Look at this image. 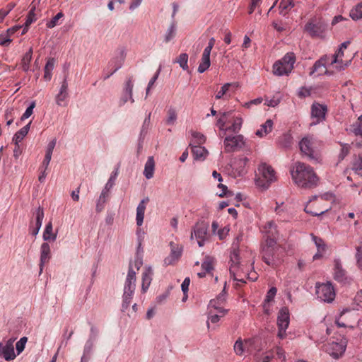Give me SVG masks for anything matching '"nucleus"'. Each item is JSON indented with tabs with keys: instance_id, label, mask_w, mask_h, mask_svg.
<instances>
[{
	"instance_id": "f257e3e1",
	"label": "nucleus",
	"mask_w": 362,
	"mask_h": 362,
	"mask_svg": "<svg viewBox=\"0 0 362 362\" xmlns=\"http://www.w3.org/2000/svg\"><path fill=\"white\" fill-rule=\"evenodd\" d=\"M290 172L293 182L300 188L311 189L319 182V177L313 168L305 163L296 162Z\"/></svg>"
},
{
	"instance_id": "f03ea898",
	"label": "nucleus",
	"mask_w": 362,
	"mask_h": 362,
	"mask_svg": "<svg viewBox=\"0 0 362 362\" xmlns=\"http://www.w3.org/2000/svg\"><path fill=\"white\" fill-rule=\"evenodd\" d=\"M261 253L262 260L267 265L276 268L283 262L286 250L274 238H267L262 246Z\"/></svg>"
},
{
	"instance_id": "7ed1b4c3",
	"label": "nucleus",
	"mask_w": 362,
	"mask_h": 362,
	"mask_svg": "<svg viewBox=\"0 0 362 362\" xmlns=\"http://www.w3.org/2000/svg\"><path fill=\"white\" fill-rule=\"evenodd\" d=\"M276 180V171L271 165L266 163L259 165L255 178V183L258 187L266 189Z\"/></svg>"
},
{
	"instance_id": "20e7f679",
	"label": "nucleus",
	"mask_w": 362,
	"mask_h": 362,
	"mask_svg": "<svg viewBox=\"0 0 362 362\" xmlns=\"http://www.w3.org/2000/svg\"><path fill=\"white\" fill-rule=\"evenodd\" d=\"M230 274L235 281L245 283L247 272L240 264L239 250L235 247L231 251L230 255Z\"/></svg>"
},
{
	"instance_id": "39448f33",
	"label": "nucleus",
	"mask_w": 362,
	"mask_h": 362,
	"mask_svg": "<svg viewBox=\"0 0 362 362\" xmlns=\"http://www.w3.org/2000/svg\"><path fill=\"white\" fill-rule=\"evenodd\" d=\"M329 197L331 198V196L328 194L314 197L305 206V212L316 216L325 214L330 209L329 206L325 204Z\"/></svg>"
},
{
	"instance_id": "423d86ee",
	"label": "nucleus",
	"mask_w": 362,
	"mask_h": 362,
	"mask_svg": "<svg viewBox=\"0 0 362 362\" xmlns=\"http://www.w3.org/2000/svg\"><path fill=\"white\" fill-rule=\"evenodd\" d=\"M296 56L293 52L287 53L281 60L273 66V73L276 76L288 75L293 69Z\"/></svg>"
},
{
	"instance_id": "0eeeda50",
	"label": "nucleus",
	"mask_w": 362,
	"mask_h": 362,
	"mask_svg": "<svg viewBox=\"0 0 362 362\" xmlns=\"http://www.w3.org/2000/svg\"><path fill=\"white\" fill-rule=\"evenodd\" d=\"M285 352L282 348L276 346L265 351L257 358V362H286Z\"/></svg>"
},
{
	"instance_id": "6e6552de",
	"label": "nucleus",
	"mask_w": 362,
	"mask_h": 362,
	"mask_svg": "<svg viewBox=\"0 0 362 362\" xmlns=\"http://www.w3.org/2000/svg\"><path fill=\"white\" fill-rule=\"evenodd\" d=\"M209 237L208 224L204 222L196 223L192 230L191 240H193L194 238L197 241L198 245L203 247L209 240Z\"/></svg>"
},
{
	"instance_id": "1a4fd4ad",
	"label": "nucleus",
	"mask_w": 362,
	"mask_h": 362,
	"mask_svg": "<svg viewBox=\"0 0 362 362\" xmlns=\"http://www.w3.org/2000/svg\"><path fill=\"white\" fill-rule=\"evenodd\" d=\"M316 294L324 302L331 303L335 298V291L330 283L316 284Z\"/></svg>"
},
{
	"instance_id": "9d476101",
	"label": "nucleus",
	"mask_w": 362,
	"mask_h": 362,
	"mask_svg": "<svg viewBox=\"0 0 362 362\" xmlns=\"http://www.w3.org/2000/svg\"><path fill=\"white\" fill-rule=\"evenodd\" d=\"M289 325V313L287 308H283L280 310L277 317V325L279 328L278 337L284 339L286 334V330Z\"/></svg>"
},
{
	"instance_id": "9b49d317",
	"label": "nucleus",
	"mask_w": 362,
	"mask_h": 362,
	"mask_svg": "<svg viewBox=\"0 0 362 362\" xmlns=\"http://www.w3.org/2000/svg\"><path fill=\"white\" fill-rule=\"evenodd\" d=\"M356 320L357 317L356 313L351 310L346 309L341 313L339 317L336 319L335 322L339 327L353 328V324Z\"/></svg>"
},
{
	"instance_id": "f8f14e48",
	"label": "nucleus",
	"mask_w": 362,
	"mask_h": 362,
	"mask_svg": "<svg viewBox=\"0 0 362 362\" xmlns=\"http://www.w3.org/2000/svg\"><path fill=\"white\" fill-rule=\"evenodd\" d=\"M300 152L310 158H315V142L312 136H305L299 141Z\"/></svg>"
},
{
	"instance_id": "ddd939ff",
	"label": "nucleus",
	"mask_w": 362,
	"mask_h": 362,
	"mask_svg": "<svg viewBox=\"0 0 362 362\" xmlns=\"http://www.w3.org/2000/svg\"><path fill=\"white\" fill-rule=\"evenodd\" d=\"M325 25L319 21L315 22L313 19L310 20L305 25L304 30L312 37H320L325 30Z\"/></svg>"
},
{
	"instance_id": "4468645a",
	"label": "nucleus",
	"mask_w": 362,
	"mask_h": 362,
	"mask_svg": "<svg viewBox=\"0 0 362 362\" xmlns=\"http://www.w3.org/2000/svg\"><path fill=\"white\" fill-rule=\"evenodd\" d=\"M245 144L243 136L236 135L233 136H227L224 139L225 151L233 152L241 148Z\"/></svg>"
},
{
	"instance_id": "2eb2a0df",
	"label": "nucleus",
	"mask_w": 362,
	"mask_h": 362,
	"mask_svg": "<svg viewBox=\"0 0 362 362\" xmlns=\"http://www.w3.org/2000/svg\"><path fill=\"white\" fill-rule=\"evenodd\" d=\"M346 343L341 341L340 342L332 341L326 346V351L334 358H339L343 355L346 350Z\"/></svg>"
},
{
	"instance_id": "dca6fc26",
	"label": "nucleus",
	"mask_w": 362,
	"mask_h": 362,
	"mask_svg": "<svg viewBox=\"0 0 362 362\" xmlns=\"http://www.w3.org/2000/svg\"><path fill=\"white\" fill-rule=\"evenodd\" d=\"M327 112V107L325 105L313 103L311 107L312 118L315 119L314 124H316L325 120Z\"/></svg>"
},
{
	"instance_id": "f3484780",
	"label": "nucleus",
	"mask_w": 362,
	"mask_h": 362,
	"mask_svg": "<svg viewBox=\"0 0 362 362\" xmlns=\"http://www.w3.org/2000/svg\"><path fill=\"white\" fill-rule=\"evenodd\" d=\"M136 271L134 270L132 265L129 264L128 274L126 278L124 293L134 294L136 288Z\"/></svg>"
},
{
	"instance_id": "a211bd4d",
	"label": "nucleus",
	"mask_w": 362,
	"mask_h": 362,
	"mask_svg": "<svg viewBox=\"0 0 362 362\" xmlns=\"http://www.w3.org/2000/svg\"><path fill=\"white\" fill-rule=\"evenodd\" d=\"M14 341L15 339H10L4 346H3L2 343H0V353L6 361L12 360L16 357L13 348Z\"/></svg>"
},
{
	"instance_id": "6ab92c4d",
	"label": "nucleus",
	"mask_w": 362,
	"mask_h": 362,
	"mask_svg": "<svg viewBox=\"0 0 362 362\" xmlns=\"http://www.w3.org/2000/svg\"><path fill=\"white\" fill-rule=\"evenodd\" d=\"M328 66H332L337 71L344 70L351 63V60H344L343 58L337 57L334 60V57L327 55Z\"/></svg>"
},
{
	"instance_id": "aec40b11",
	"label": "nucleus",
	"mask_w": 362,
	"mask_h": 362,
	"mask_svg": "<svg viewBox=\"0 0 362 362\" xmlns=\"http://www.w3.org/2000/svg\"><path fill=\"white\" fill-rule=\"evenodd\" d=\"M202 271L197 274L199 278L206 276L207 274H210L214 269V259L209 256L204 258L202 264Z\"/></svg>"
},
{
	"instance_id": "412c9836",
	"label": "nucleus",
	"mask_w": 362,
	"mask_h": 362,
	"mask_svg": "<svg viewBox=\"0 0 362 362\" xmlns=\"http://www.w3.org/2000/svg\"><path fill=\"white\" fill-rule=\"evenodd\" d=\"M327 66H328V62L327 55H325L314 64L310 74H313L315 72H317L318 75L327 74Z\"/></svg>"
},
{
	"instance_id": "4be33fe9",
	"label": "nucleus",
	"mask_w": 362,
	"mask_h": 362,
	"mask_svg": "<svg viewBox=\"0 0 362 362\" xmlns=\"http://www.w3.org/2000/svg\"><path fill=\"white\" fill-rule=\"evenodd\" d=\"M51 258V250L48 243H44L40 247V272L42 271L43 266L45 263L48 262Z\"/></svg>"
},
{
	"instance_id": "5701e85b",
	"label": "nucleus",
	"mask_w": 362,
	"mask_h": 362,
	"mask_svg": "<svg viewBox=\"0 0 362 362\" xmlns=\"http://www.w3.org/2000/svg\"><path fill=\"white\" fill-rule=\"evenodd\" d=\"M170 245L171 247L170 255L165 260L167 264H171L173 261L177 260L180 257L182 252V247L181 245H176L173 243H170Z\"/></svg>"
},
{
	"instance_id": "b1692460",
	"label": "nucleus",
	"mask_w": 362,
	"mask_h": 362,
	"mask_svg": "<svg viewBox=\"0 0 362 362\" xmlns=\"http://www.w3.org/2000/svg\"><path fill=\"white\" fill-rule=\"evenodd\" d=\"M334 278L339 282H345L347 280L346 272L339 261H335Z\"/></svg>"
},
{
	"instance_id": "393cba45",
	"label": "nucleus",
	"mask_w": 362,
	"mask_h": 362,
	"mask_svg": "<svg viewBox=\"0 0 362 362\" xmlns=\"http://www.w3.org/2000/svg\"><path fill=\"white\" fill-rule=\"evenodd\" d=\"M192 153L194 160H204L208 155V151L199 145H191Z\"/></svg>"
},
{
	"instance_id": "a878e982",
	"label": "nucleus",
	"mask_w": 362,
	"mask_h": 362,
	"mask_svg": "<svg viewBox=\"0 0 362 362\" xmlns=\"http://www.w3.org/2000/svg\"><path fill=\"white\" fill-rule=\"evenodd\" d=\"M148 202V198L142 199L136 208V224L139 226H141L143 223L144 212L146 210V204Z\"/></svg>"
},
{
	"instance_id": "bb28decb",
	"label": "nucleus",
	"mask_w": 362,
	"mask_h": 362,
	"mask_svg": "<svg viewBox=\"0 0 362 362\" xmlns=\"http://www.w3.org/2000/svg\"><path fill=\"white\" fill-rule=\"evenodd\" d=\"M312 238L317 248V252L313 256V259H317L322 257V253L326 250V245L322 238L315 235H312Z\"/></svg>"
},
{
	"instance_id": "cd10ccee",
	"label": "nucleus",
	"mask_w": 362,
	"mask_h": 362,
	"mask_svg": "<svg viewBox=\"0 0 362 362\" xmlns=\"http://www.w3.org/2000/svg\"><path fill=\"white\" fill-rule=\"evenodd\" d=\"M210 52H208L206 51H204L203 52V54H202V59H201V62L199 64V66H198V72L199 73H204L205 71H206L210 65H211V62H210Z\"/></svg>"
},
{
	"instance_id": "c85d7f7f",
	"label": "nucleus",
	"mask_w": 362,
	"mask_h": 362,
	"mask_svg": "<svg viewBox=\"0 0 362 362\" xmlns=\"http://www.w3.org/2000/svg\"><path fill=\"white\" fill-rule=\"evenodd\" d=\"M273 127V122L272 119H267L260 128L256 132V135L259 137H263L272 132Z\"/></svg>"
},
{
	"instance_id": "c756f323",
	"label": "nucleus",
	"mask_w": 362,
	"mask_h": 362,
	"mask_svg": "<svg viewBox=\"0 0 362 362\" xmlns=\"http://www.w3.org/2000/svg\"><path fill=\"white\" fill-rule=\"evenodd\" d=\"M294 6V0H281L279 6V13L286 16Z\"/></svg>"
},
{
	"instance_id": "7c9ffc66",
	"label": "nucleus",
	"mask_w": 362,
	"mask_h": 362,
	"mask_svg": "<svg viewBox=\"0 0 362 362\" xmlns=\"http://www.w3.org/2000/svg\"><path fill=\"white\" fill-rule=\"evenodd\" d=\"M56 60L54 58H49L45 64L44 71V78L45 81H50L52 78V71L54 69Z\"/></svg>"
},
{
	"instance_id": "2f4dec72",
	"label": "nucleus",
	"mask_w": 362,
	"mask_h": 362,
	"mask_svg": "<svg viewBox=\"0 0 362 362\" xmlns=\"http://www.w3.org/2000/svg\"><path fill=\"white\" fill-rule=\"evenodd\" d=\"M151 274L152 271L150 267L147 268L145 271V272L143 273L142 275V286H141V290L143 293H145L147 289L148 288L151 282Z\"/></svg>"
},
{
	"instance_id": "473e14b6",
	"label": "nucleus",
	"mask_w": 362,
	"mask_h": 362,
	"mask_svg": "<svg viewBox=\"0 0 362 362\" xmlns=\"http://www.w3.org/2000/svg\"><path fill=\"white\" fill-rule=\"evenodd\" d=\"M155 163L152 156L149 157L145 164L144 175L147 179L153 177L154 173Z\"/></svg>"
},
{
	"instance_id": "72a5a7b5",
	"label": "nucleus",
	"mask_w": 362,
	"mask_h": 362,
	"mask_svg": "<svg viewBox=\"0 0 362 362\" xmlns=\"http://www.w3.org/2000/svg\"><path fill=\"white\" fill-rule=\"evenodd\" d=\"M35 8H32L28 12V16H26L25 22L23 25V30L22 31V35L25 34L28 30L29 26L37 20L36 14H35Z\"/></svg>"
},
{
	"instance_id": "f704fd0d",
	"label": "nucleus",
	"mask_w": 362,
	"mask_h": 362,
	"mask_svg": "<svg viewBox=\"0 0 362 362\" xmlns=\"http://www.w3.org/2000/svg\"><path fill=\"white\" fill-rule=\"evenodd\" d=\"M29 129L30 123L23 127V128H21L15 134L13 140L14 141L16 146L18 147L19 142H21L23 139V138L28 134Z\"/></svg>"
},
{
	"instance_id": "c9c22d12",
	"label": "nucleus",
	"mask_w": 362,
	"mask_h": 362,
	"mask_svg": "<svg viewBox=\"0 0 362 362\" xmlns=\"http://www.w3.org/2000/svg\"><path fill=\"white\" fill-rule=\"evenodd\" d=\"M33 56V48L30 47L29 50L24 54L21 60V66L24 71L27 72L30 69V63Z\"/></svg>"
},
{
	"instance_id": "e433bc0d",
	"label": "nucleus",
	"mask_w": 362,
	"mask_h": 362,
	"mask_svg": "<svg viewBox=\"0 0 362 362\" xmlns=\"http://www.w3.org/2000/svg\"><path fill=\"white\" fill-rule=\"evenodd\" d=\"M57 238V233H53V227L52 222H49L46 226L43 233L44 240H52L54 241Z\"/></svg>"
},
{
	"instance_id": "4c0bfd02",
	"label": "nucleus",
	"mask_w": 362,
	"mask_h": 362,
	"mask_svg": "<svg viewBox=\"0 0 362 362\" xmlns=\"http://www.w3.org/2000/svg\"><path fill=\"white\" fill-rule=\"evenodd\" d=\"M226 300L225 294L222 293L217 297L215 300H211L209 303L210 308H214L217 312L216 314H218L221 315V313H219L221 309H223L222 307L219 306L218 304H221Z\"/></svg>"
},
{
	"instance_id": "58836bf2",
	"label": "nucleus",
	"mask_w": 362,
	"mask_h": 362,
	"mask_svg": "<svg viewBox=\"0 0 362 362\" xmlns=\"http://www.w3.org/2000/svg\"><path fill=\"white\" fill-rule=\"evenodd\" d=\"M350 129L355 135L362 137V115L351 124Z\"/></svg>"
},
{
	"instance_id": "ea45409f",
	"label": "nucleus",
	"mask_w": 362,
	"mask_h": 362,
	"mask_svg": "<svg viewBox=\"0 0 362 362\" xmlns=\"http://www.w3.org/2000/svg\"><path fill=\"white\" fill-rule=\"evenodd\" d=\"M350 17L354 21H358L362 18V4H358L350 11Z\"/></svg>"
},
{
	"instance_id": "a19ab883",
	"label": "nucleus",
	"mask_w": 362,
	"mask_h": 362,
	"mask_svg": "<svg viewBox=\"0 0 362 362\" xmlns=\"http://www.w3.org/2000/svg\"><path fill=\"white\" fill-rule=\"evenodd\" d=\"M67 88L68 84L64 81L61 86L60 92L57 96V103L59 105H61V102L64 101L67 96Z\"/></svg>"
},
{
	"instance_id": "79ce46f5",
	"label": "nucleus",
	"mask_w": 362,
	"mask_h": 362,
	"mask_svg": "<svg viewBox=\"0 0 362 362\" xmlns=\"http://www.w3.org/2000/svg\"><path fill=\"white\" fill-rule=\"evenodd\" d=\"M243 124V119L240 117H235L233 119V122L232 125L227 129H226V131H231L234 133L238 132L242 127Z\"/></svg>"
},
{
	"instance_id": "37998d69",
	"label": "nucleus",
	"mask_w": 362,
	"mask_h": 362,
	"mask_svg": "<svg viewBox=\"0 0 362 362\" xmlns=\"http://www.w3.org/2000/svg\"><path fill=\"white\" fill-rule=\"evenodd\" d=\"M132 90H133V83L131 79H129L126 82V86H125V88H124V93H125L126 97L123 100L124 103L127 101L128 98L132 99V103L134 102V99H132Z\"/></svg>"
},
{
	"instance_id": "c03bdc74",
	"label": "nucleus",
	"mask_w": 362,
	"mask_h": 362,
	"mask_svg": "<svg viewBox=\"0 0 362 362\" xmlns=\"http://www.w3.org/2000/svg\"><path fill=\"white\" fill-rule=\"evenodd\" d=\"M133 294L129 293H124L122 296V310L125 312L129 308L131 300L132 298Z\"/></svg>"
},
{
	"instance_id": "a18cd8bd",
	"label": "nucleus",
	"mask_w": 362,
	"mask_h": 362,
	"mask_svg": "<svg viewBox=\"0 0 362 362\" xmlns=\"http://www.w3.org/2000/svg\"><path fill=\"white\" fill-rule=\"evenodd\" d=\"M219 313H221V315H219L218 314L213 313L212 310H210L209 320H210V321L212 323H216L220 320V319L221 317H223V316H225L227 314L228 310L226 309H221L219 310Z\"/></svg>"
},
{
	"instance_id": "49530a36",
	"label": "nucleus",
	"mask_w": 362,
	"mask_h": 362,
	"mask_svg": "<svg viewBox=\"0 0 362 362\" xmlns=\"http://www.w3.org/2000/svg\"><path fill=\"white\" fill-rule=\"evenodd\" d=\"M187 62H188V55L186 53H182L181 54H180L179 57H177V59L175 61V62L178 63L180 66L183 70H187L188 69L189 67H188V65H187Z\"/></svg>"
},
{
	"instance_id": "de8ad7c7",
	"label": "nucleus",
	"mask_w": 362,
	"mask_h": 362,
	"mask_svg": "<svg viewBox=\"0 0 362 362\" xmlns=\"http://www.w3.org/2000/svg\"><path fill=\"white\" fill-rule=\"evenodd\" d=\"M281 101V96L279 93L276 94L271 99H268L267 98L265 99V105L269 107H274L277 106Z\"/></svg>"
},
{
	"instance_id": "09e8293b",
	"label": "nucleus",
	"mask_w": 362,
	"mask_h": 362,
	"mask_svg": "<svg viewBox=\"0 0 362 362\" xmlns=\"http://www.w3.org/2000/svg\"><path fill=\"white\" fill-rule=\"evenodd\" d=\"M43 218H44L43 209L40 206V207H38V209L36 211V221H35V227H37V228L40 229Z\"/></svg>"
},
{
	"instance_id": "8fccbe9b",
	"label": "nucleus",
	"mask_w": 362,
	"mask_h": 362,
	"mask_svg": "<svg viewBox=\"0 0 362 362\" xmlns=\"http://www.w3.org/2000/svg\"><path fill=\"white\" fill-rule=\"evenodd\" d=\"M353 170L359 175H362V156H359L354 163Z\"/></svg>"
},
{
	"instance_id": "3c124183",
	"label": "nucleus",
	"mask_w": 362,
	"mask_h": 362,
	"mask_svg": "<svg viewBox=\"0 0 362 362\" xmlns=\"http://www.w3.org/2000/svg\"><path fill=\"white\" fill-rule=\"evenodd\" d=\"M247 342L244 344L241 340H237L234 344V351L238 355H242L245 349V345Z\"/></svg>"
},
{
	"instance_id": "603ef678",
	"label": "nucleus",
	"mask_w": 362,
	"mask_h": 362,
	"mask_svg": "<svg viewBox=\"0 0 362 362\" xmlns=\"http://www.w3.org/2000/svg\"><path fill=\"white\" fill-rule=\"evenodd\" d=\"M292 138L288 134H284L279 140L280 146L284 148H288L291 144Z\"/></svg>"
},
{
	"instance_id": "864d4df0",
	"label": "nucleus",
	"mask_w": 362,
	"mask_h": 362,
	"mask_svg": "<svg viewBox=\"0 0 362 362\" xmlns=\"http://www.w3.org/2000/svg\"><path fill=\"white\" fill-rule=\"evenodd\" d=\"M176 33V27L174 23H172L168 28L167 33L165 35V41L166 42H169L170 40H172L175 36Z\"/></svg>"
},
{
	"instance_id": "5fc2aeb1",
	"label": "nucleus",
	"mask_w": 362,
	"mask_h": 362,
	"mask_svg": "<svg viewBox=\"0 0 362 362\" xmlns=\"http://www.w3.org/2000/svg\"><path fill=\"white\" fill-rule=\"evenodd\" d=\"M64 16L62 12H59L55 16H54L49 21H48L46 24L47 27L49 28H53L57 24V21Z\"/></svg>"
},
{
	"instance_id": "6e6d98bb",
	"label": "nucleus",
	"mask_w": 362,
	"mask_h": 362,
	"mask_svg": "<svg viewBox=\"0 0 362 362\" xmlns=\"http://www.w3.org/2000/svg\"><path fill=\"white\" fill-rule=\"evenodd\" d=\"M276 292H277L276 288V287H272L268 291V292H267V293L266 295V297H265V299H264V303H269L273 301L275 296L276 295Z\"/></svg>"
},
{
	"instance_id": "4d7b16f0",
	"label": "nucleus",
	"mask_w": 362,
	"mask_h": 362,
	"mask_svg": "<svg viewBox=\"0 0 362 362\" xmlns=\"http://www.w3.org/2000/svg\"><path fill=\"white\" fill-rule=\"evenodd\" d=\"M228 115V112H223L221 115V117L218 119L216 125L218 127L220 130H225L224 129L226 122V117Z\"/></svg>"
},
{
	"instance_id": "13d9d810",
	"label": "nucleus",
	"mask_w": 362,
	"mask_h": 362,
	"mask_svg": "<svg viewBox=\"0 0 362 362\" xmlns=\"http://www.w3.org/2000/svg\"><path fill=\"white\" fill-rule=\"evenodd\" d=\"M12 40L10 37V35L6 33L0 35V45L1 46H8Z\"/></svg>"
},
{
	"instance_id": "bf43d9fd",
	"label": "nucleus",
	"mask_w": 362,
	"mask_h": 362,
	"mask_svg": "<svg viewBox=\"0 0 362 362\" xmlns=\"http://www.w3.org/2000/svg\"><path fill=\"white\" fill-rule=\"evenodd\" d=\"M27 340H28L27 337H23L21 338L18 341H17V343L16 344V348L18 351V354H20L21 352H22L23 351V349H25V346L27 342Z\"/></svg>"
},
{
	"instance_id": "052dcab7",
	"label": "nucleus",
	"mask_w": 362,
	"mask_h": 362,
	"mask_svg": "<svg viewBox=\"0 0 362 362\" xmlns=\"http://www.w3.org/2000/svg\"><path fill=\"white\" fill-rule=\"evenodd\" d=\"M232 83H225L221 88V90L216 95V99H221L228 90L230 86H231Z\"/></svg>"
},
{
	"instance_id": "680f3d73",
	"label": "nucleus",
	"mask_w": 362,
	"mask_h": 362,
	"mask_svg": "<svg viewBox=\"0 0 362 362\" xmlns=\"http://www.w3.org/2000/svg\"><path fill=\"white\" fill-rule=\"evenodd\" d=\"M167 123L168 124H173L177 119V114L173 109H170L168 112Z\"/></svg>"
},
{
	"instance_id": "e2e57ef3",
	"label": "nucleus",
	"mask_w": 362,
	"mask_h": 362,
	"mask_svg": "<svg viewBox=\"0 0 362 362\" xmlns=\"http://www.w3.org/2000/svg\"><path fill=\"white\" fill-rule=\"evenodd\" d=\"M35 106V103L32 102L30 106L26 109L25 112L23 113V115L21 117V120H24L25 119H28L29 117L31 116V115L33 112V109Z\"/></svg>"
},
{
	"instance_id": "0e129e2a",
	"label": "nucleus",
	"mask_w": 362,
	"mask_h": 362,
	"mask_svg": "<svg viewBox=\"0 0 362 362\" xmlns=\"http://www.w3.org/2000/svg\"><path fill=\"white\" fill-rule=\"evenodd\" d=\"M349 153V146L346 144L341 145V152L339 157L341 160H343Z\"/></svg>"
},
{
	"instance_id": "69168bd1",
	"label": "nucleus",
	"mask_w": 362,
	"mask_h": 362,
	"mask_svg": "<svg viewBox=\"0 0 362 362\" xmlns=\"http://www.w3.org/2000/svg\"><path fill=\"white\" fill-rule=\"evenodd\" d=\"M192 136L194 139H196L197 140V143L199 144H203L206 141V138L205 136L201 134V133H199V132H194L192 134Z\"/></svg>"
},
{
	"instance_id": "338daca9",
	"label": "nucleus",
	"mask_w": 362,
	"mask_h": 362,
	"mask_svg": "<svg viewBox=\"0 0 362 362\" xmlns=\"http://www.w3.org/2000/svg\"><path fill=\"white\" fill-rule=\"evenodd\" d=\"M189 284L190 279L189 277H186L181 285L182 291L185 294L188 291Z\"/></svg>"
},
{
	"instance_id": "774afa93",
	"label": "nucleus",
	"mask_w": 362,
	"mask_h": 362,
	"mask_svg": "<svg viewBox=\"0 0 362 362\" xmlns=\"http://www.w3.org/2000/svg\"><path fill=\"white\" fill-rule=\"evenodd\" d=\"M160 71H158L157 73L155 74V76L150 80L148 87L146 88V95L148 94L151 88L153 86L156 80L158 79V75H159Z\"/></svg>"
}]
</instances>
